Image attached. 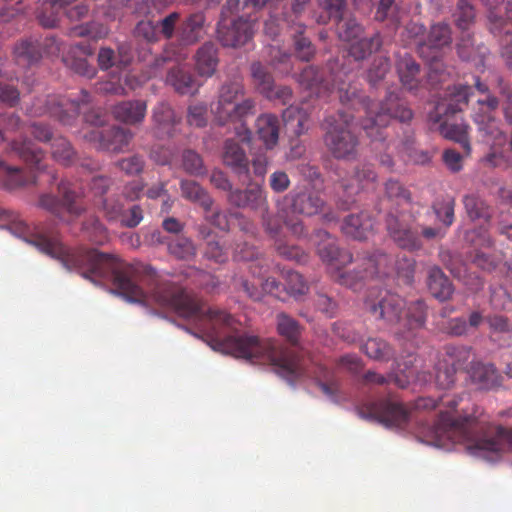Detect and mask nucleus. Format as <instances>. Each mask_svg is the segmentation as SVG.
<instances>
[{"instance_id":"1","label":"nucleus","mask_w":512,"mask_h":512,"mask_svg":"<svg viewBox=\"0 0 512 512\" xmlns=\"http://www.w3.org/2000/svg\"><path fill=\"white\" fill-rule=\"evenodd\" d=\"M5 216L11 233L58 259L67 270L76 271L93 282L112 281L115 290L128 301L144 305L153 302L199 322L214 350L255 363H269L290 381L304 375L302 358L295 347L285 348L276 340H261L254 335L233 334L236 322L230 314L207 307L181 286L161 279L151 266L126 264L96 249L68 248L57 236L40 227L29 226L15 212L5 211Z\"/></svg>"},{"instance_id":"2","label":"nucleus","mask_w":512,"mask_h":512,"mask_svg":"<svg viewBox=\"0 0 512 512\" xmlns=\"http://www.w3.org/2000/svg\"><path fill=\"white\" fill-rule=\"evenodd\" d=\"M440 397V402L447 409L440 411L434 429L436 437L441 440L448 438L466 443L470 454L489 461L497 459L506 450H512V427L492 426L483 419L480 407L471 404L459 412L457 407L463 402V396L446 399Z\"/></svg>"},{"instance_id":"3","label":"nucleus","mask_w":512,"mask_h":512,"mask_svg":"<svg viewBox=\"0 0 512 512\" xmlns=\"http://www.w3.org/2000/svg\"><path fill=\"white\" fill-rule=\"evenodd\" d=\"M337 94L343 106L364 112L360 125L370 138L372 149L380 164L392 169L395 145L392 140H388L386 129L392 119L400 122L410 121L413 117L412 110L401 103L394 93H390L383 102H375L362 94L356 82H339Z\"/></svg>"},{"instance_id":"4","label":"nucleus","mask_w":512,"mask_h":512,"mask_svg":"<svg viewBox=\"0 0 512 512\" xmlns=\"http://www.w3.org/2000/svg\"><path fill=\"white\" fill-rule=\"evenodd\" d=\"M245 94L240 79L226 81L219 89L218 99L211 105L216 121L220 125L232 123L234 125L236 141L229 138L223 147V162L239 177L249 178V161L245 150L240 145L251 141L252 133L247 127L246 118L256 113V102L252 98L238 101Z\"/></svg>"},{"instance_id":"5","label":"nucleus","mask_w":512,"mask_h":512,"mask_svg":"<svg viewBox=\"0 0 512 512\" xmlns=\"http://www.w3.org/2000/svg\"><path fill=\"white\" fill-rule=\"evenodd\" d=\"M384 200L390 203V210L385 216V227L393 242L408 251H416L422 248L418 228L414 227L399 207L410 204L411 192L397 179L390 178L384 183Z\"/></svg>"},{"instance_id":"6","label":"nucleus","mask_w":512,"mask_h":512,"mask_svg":"<svg viewBox=\"0 0 512 512\" xmlns=\"http://www.w3.org/2000/svg\"><path fill=\"white\" fill-rule=\"evenodd\" d=\"M90 98V94L85 90L81 91L79 100L65 95H48L34 101L30 114L32 116L49 115L62 125L73 126L82 112L85 123L94 126V129H99L107 122V114L100 108L88 109Z\"/></svg>"},{"instance_id":"7","label":"nucleus","mask_w":512,"mask_h":512,"mask_svg":"<svg viewBox=\"0 0 512 512\" xmlns=\"http://www.w3.org/2000/svg\"><path fill=\"white\" fill-rule=\"evenodd\" d=\"M472 88L468 85H448L435 105L434 120L440 123L441 134L458 142L468 155L471 147L468 139V126L464 123H450L448 118L460 112L468 104Z\"/></svg>"},{"instance_id":"8","label":"nucleus","mask_w":512,"mask_h":512,"mask_svg":"<svg viewBox=\"0 0 512 512\" xmlns=\"http://www.w3.org/2000/svg\"><path fill=\"white\" fill-rule=\"evenodd\" d=\"M354 119L353 114L340 110L327 116L321 125L325 147L336 159L354 160L358 156L359 138L352 130Z\"/></svg>"},{"instance_id":"9","label":"nucleus","mask_w":512,"mask_h":512,"mask_svg":"<svg viewBox=\"0 0 512 512\" xmlns=\"http://www.w3.org/2000/svg\"><path fill=\"white\" fill-rule=\"evenodd\" d=\"M57 196L52 194H42L39 197L38 206L47 210L55 217L62 221H66V214L72 217L80 216L85 208L78 202L83 192L81 188L69 180H61L58 184Z\"/></svg>"},{"instance_id":"10","label":"nucleus","mask_w":512,"mask_h":512,"mask_svg":"<svg viewBox=\"0 0 512 512\" xmlns=\"http://www.w3.org/2000/svg\"><path fill=\"white\" fill-rule=\"evenodd\" d=\"M257 13L219 20L217 38L224 47L237 48L249 43L258 30Z\"/></svg>"},{"instance_id":"11","label":"nucleus","mask_w":512,"mask_h":512,"mask_svg":"<svg viewBox=\"0 0 512 512\" xmlns=\"http://www.w3.org/2000/svg\"><path fill=\"white\" fill-rule=\"evenodd\" d=\"M358 415L367 420L378 421L388 427H405L411 411L402 403L391 400L371 401L357 408Z\"/></svg>"},{"instance_id":"12","label":"nucleus","mask_w":512,"mask_h":512,"mask_svg":"<svg viewBox=\"0 0 512 512\" xmlns=\"http://www.w3.org/2000/svg\"><path fill=\"white\" fill-rule=\"evenodd\" d=\"M377 174L370 164H359L350 177L343 178L336 187V204L341 210H348L355 202V195L360 190L374 189Z\"/></svg>"},{"instance_id":"13","label":"nucleus","mask_w":512,"mask_h":512,"mask_svg":"<svg viewBox=\"0 0 512 512\" xmlns=\"http://www.w3.org/2000/svg\"><path fill=\"white\" fill-rule=\"evenodd\" d=\"M365 305L376 319L383 320L388 324H396L401 319L405 301L396 293L380 290L375 296L370 294Z\"/></svg>"},{"instance_id":"14","label":"nucleus","mask_w":512,"mask_h":512,"mask_svg":"<svg viewBox=\"0 0 512 512\" xmlns=\"http://www.w3.org/2000/svg\"><path fill=\"white\" fill-rule=\"evenodd\" d=\"M504 0H486V4L491 8L488 13L490 22V31L495 35L505 34L501 41V56L508 66L512 67V1H509L505 7V17L496 9L497 3H503Z\"/></svg>"},{"instance_id":"15","label":"nucleus","mask_w":512,"mask_h":512,"mask_svg":"<svg viewBox=\"0 0 512 512\" xmlns=\"http://www.w3.org/2000/svg\"><path fill=\"white\" fill-rule=\"evenodd\" d=\"M415 360L416 357L414 354L409 353L407 355V360L397 362V369L391 372L387 377L374 371H368L365 373L363 381L365 384H376L381 386L393 382L401 389L407 388L412 381L420 380L414 367Z\"/></svg>"},{"instance_id":"16","label":"nucleus","mask_w":512,"mask_h":512,"mask_svg":"<svg viewBox=\"0 0 512 512\" xmlns=\"http://www.w3.org/2000/svg\"><path fill=\"white\" fill-rule=\"evenodd\" d=\"M84 137L98 149L120 152L129 145L133 134L129 129L112 126L103 130L92 129L85 133Z\"/></svg>"},{"instance_id":"17","label":"nucleus","mask_w":512,"mask_h":512,"mask_svg":"<svg viewBox=\"0 0 512 512\" xmlns=\"http://www.w3.org/2000/svg\"><path fill=\"white\" fill-rule=\"evenodd\" d=\"M317 240V253L321 260L325 262L334 271L337 268H344L347 264L353 262L352 254L340 249L336 240L325 230L319 229L315 232Z\"/></svg>"},{"instance_id":"18","label":"nucleus","mask_w":512,"mask_h":512,"mask_svg":"<svg viewBox=\"0 0 512 512\" xmlns=\"http://www.w3.org/2000/svg\"><path fill=\"white\" fill-rule=\"evenodd\" d=\"M227 200L237 208H248L254 212L268 210L267 193L257 184L246 189H234L228 194Z\"/></svg>"},{"instance_id":"19","label":"nucleus","mask_w":512,"mask_h":512,"mask_svg":"<svg viewBox=\"0 0 512 512\" xmlns=\"http://www.w3.org/2000/svg\"><path fill=\"white\" fill-rule=\"evenodd\" d=\"M283 223L290 230V232L297 236L301 237L305 234V227L303 222L300 219H296L293 217L286 216L283 218L279 214H271L269 209L266 211H261V224L265 231V233L274 240L281 239V234L283 231Z\"/></svg>"},{"instance_id":"20","label":"nucleus","mask_w":512,"mask_h":512,"mask_svg":"<svg viewBox=\"0 0 512 512\" xmlns=\"http://www.w3.org/2000/svg\"><path fill=\"white\" fill-rule=\"evenodd\" d=\"M236 286L241 289L250 299L254 301L262 300L265 294L274 296L277 299L284 300L285 285L273 277L260 280L258 283L251 282L243 277L235 280Z\"/></svg>"},{"instance_id":"21","label":"nucleus","mask_w":512,"mask_h":512,"mask_svg":"<svg viewBox=\"0 0 512 512\" xmlns=\"http://www.w3.org/2000/svg\"><path fill=\"white\" fill-rule=\"evenodd\" d=\"M285 199L290 203L292 213L308 217L318 214L325 204L317 192L308 189L293 190Z\"/></svg>"},{"instance_id":"22","label":"nucleus","mask_w":512,"mask_h":512,"mask_svg":"<svg viewBox=\"0 0 512 512\" xmlns=\"http://www.w3.org/2000/svg\"><path fill=\"white\" fill-rule=\"evenodd\" d=\"M206 17L203 12H194L185 17L177 28V37L185 45L200 41L206 33Z\"/></svg>"},{"instance_id":"23","label":"nucleus","mask_w":512,"mask_h":512,"mask_svg":"<svg viewBox=\"0 0 512 512\" xmlns=\"http://www.w3.org/2000/svg\"><path fill=\"white\" fill-rule=\"evenodd\" d=\"M375 226V219L368 211L352 213L344 218L342 231L348 237L356 240H364L372 234Z\"/></svg>"},{"instance_id":"24","label":"nucleus","mask_w":512,"mask_h":512,"mask_svg":"<svg viewBox=\"0 0 512 512\" xmlns=\"http://www.w3.org/2000/svg\"><path fill=\"white\" fill-rule=\"evenodd\" d=\"M233 257L236 261L249 262L248 269L253 277L260 278L268 272V260L253 245L246 242L237 244Z\"/></svg>"},{"instance_id":"25","label":"nucleus","mask_w":512,"mask_h":512,"mask_svg":"<svg viewBox=\"0 0 512 512\" xmlns=\"http://www.w3.org/2000/svg\"><path fill=\"white\" fill-rule=\"evenodd\" d=\"M468 374L478 389L491 390L501 385V376L491 363L472 362Z\"/></svg>"},{"instance_id":"26","label":"nucleus","mask_w":512,"mask_h":512,"mask_svg":"<svg viewBox=\"0 0 512 512\" xmlns=\"http://www.w3.org/2000/svg\"><path fill=\"white\" fill-rule=\"evenodd\" d=\"M396 70L402 86L408 91H416L421 84V68L416 60L408 53L399 55Z\"/></svg>"},{"instance_id":"27","label":"nucleus","mask_w":512,"mask_h":512,"mask_svg":"<svg viewBox=\"0 0 512 512\" xmlns=\"http://www.w3.org/2000/svg\"><path fill=\"white\" fill-rule=\"evenodd\" d=\"M494 111L488 109L484 111L483 108H479V111L473 114V120L479 132L483 134L484 141L496 144L503 141L505 136L500 128V121L492 114Z\"/></svg>"},{"instance_id":"28","label":"nucleus","mask_w":512,"mask_h":512,"mask_svg":"<svg viewBox=\"0 0 512 512\" xmlns=\"http://www.w3.org/2000/svg\"><path fill=\"white\" fill-rule=\"evenodd\" d=\"M147 104L142 100H127L116 104L112 113L115 119L129 125L141 123L146 115Z\"/></svg>"},{"instance_id":"29","label":"nucleus","mask_w":512,"mask_h":512,"mask_svg":"<svg viewBox=\"0 0 512 512\" xmlns=\"http://www.w3.org/2000/svg\"><path fill=\"white\" fill-rule=\"evenodd\" d=\"M195 67L202 77H211L217 69L219 58L215 43L207 41L202 44L194 55Z\"/></svg>"},{"instance_id":"30","label":"nucleus","mask_w":512,"mask_h":512,"mask_svg":"<svg viewBox=\"0 0 512 512\" xmlns=\"http://www.w3.org/2000/svg\"><path fill=\"white\" fill-rule=\"evenodd\" d=\"M154 130L158 136L171 137L178 123L174 110L167 102H159L152 110Z\"/></svg>"},{"instance_id":"31","label":"nucleus","mask_w":512,"mask_h":512,"mask_svg":"<svg viewBox=\"0 0 512 512\" xmlns=\"http://www.w3.org/2000/svg\"><path fill=\"white\" fill-rule=\"evenodd\" d=\"M360 261V259H358ZM361 266H365V270L369 278L374 276H388L394 269V259L392 256L379 250L373 253H364L361 255Z\"/></svg>"},{"instance_id":"32","label":"nucleus","mask_w":512,"mask_h":512,"mask_svg":"<svg viewBox=\"0 0 512 512\" xmlns=\"http://www.w3.org/2000/svg\"><path fill=\"white\" fill-rule=\"evenodd\" d=\"M15 62L22 67H30L37 64L42 58L39 40L36 38L21 39L13 48Z\"/></svg>"},{"instance_id":"33","label":"nucleus","mask_w":512,"mask_h":512,"mask_svg":"<svg viewBox=\"0 0 512 512\" xmlns=\"http://www.w3.org/2000/svg\"><path fill=\"white\" fill-rule=\"evenodd\" d=\"M77 52L83 55H91L93 49L87 44H76L72 47L71 51L63 57L65 66L81 76L93 78L96 74L95 67L91 66L85 58L77 57Z\"/></svg>"},{"instance_id":"34","label":"nucleus","mask_w":512,"mask_h":512,"mask_svg":"<svg viewBox=\"0 0 512 512\" xmlns=\"http://www.w3.org/2000/svg\"><path fill=\"white\" fill-rule=\"evenodd\" d=\"M280 122L273 114H262L256 120V133L266 149H273L279 139Z\"/></svg>"},{"instance_id":"35","label":"nucleus","mask_w":512,"mask_h":512,"mask_svg":"<svg viewBox=\"0 0 512 512\" xmlns=\"http://www.w3.org/2000/svg\"><path fill=\"white\" fill-rule=\"evenodd\" d=\"M10 149L32 168L38 171L44 169V165H42L44 152L31 140L26 138L22 141L14 140L10 144Z\"/></svg>"},{"instance_id":"36","label":"nucleus","mask_w":512,"mask_h":512,"mask_svg":"<svg viewBox=\"0 0 512 512\" xmlns=\"http://www.w3.org/2000/svg\"><path fill=\"white\" fill-rule=\"evenodd\" d=\"M166 81L177 93L182 95H192L199 88L194 76L180 66H175L169 70Z\"/></svg>"},{"instance_id":"37","label":"nucleus","mask_w":512,"mask_h":512,"mask_svg":"<svg viewBox=\"0 0 512 512\" xmlns=\"http://www.w3.org/2000/svg\"><path fill=\"white\" fill-rule=\"evenodd\" d=\"M452 42L451 28L447 23H437L431 26L427 40L419 43L418 51L421 56L425 55V49H441L449 46Z\"/></svg>"},{"instance_id":"38","label":"nucleus","mask_w":512,"mask_h":512,"mask_svg":"<svg viewBox=\"0 0 512 512\" xmlns=\"http://www.w3.org/2000/svg\"><path fill=\"white\" fill-rule=\"evenodd\" d=\"M361 256L358 255L355 260V267L352 270L343 271L342 268H337L332 272L333 279L340 285L346 286L353 290H358L362 283L369 278L365 266L362 265Z\"/></svg>"},{"instance_id":"39","label":"nucleus","mask_w":512,"mask_h":512,"mask_svg":"<svg viewBox=\"0 0 512 512\" xmlns=\"http://www.w3.org/2000/svg\"><path fill=\"white\" fill-rule=\"evenodd\" d=\"M427 284L430 293L440 301L449 299L453 293L452 283L437 266H433L429 269Z\"/></svg>"},{"instance_id":"40","label":"nucleus","mask_w":512,"mask_h":512,"mask_svg":"<svg viewBox=\"0 0 512 512\" xmlns=\"http://www.w3.org/2000/svg\"><path fill=\"white\" fill-rule=\"evenodd\" d=\"M180 190L183 198L198 203L205 212L211 211L214 201L199 183L194 180L182 179L180 181Z\"/></svg>"},{"instance_id":"41","label":"nucleus","mask_w":512,"mask_h":512,"mask_svg":"<svg viewBox=\"0 0 512 512\" xmlns=\"http://www.w3.org/2000/svg\"><path fill=\"white\" fill-rule=\"evenodd\" d=\"M200 233L203 238L207 239L203 251L204 258L217 264L226 263L229 259V252L225 245L217 239L216 235H212L211 230L207 227H202Z\"/></svg>"},{"instance_id":"42","label":"nucleus","mask_w":512,"mask_h":512,"mask_svg":"<svg viewBox=\"0 0 512 512\" xmlns=\"http://www.w3.org/2000/svg\"><path fill=\"white\" fill-rule=\"evenodd\" d=\"M0 181L9 190L17 189L30 183H36V178L27 177L24 171L18 167L6 165L0 161Z\"/></svg>"},{"instance_id":"43","label":"nucleus","mask_w":512,"mask_h":512,"mask_svg":"<svg viewBox=\"0 0 512 512\" xmlns=\"http://www.w3.org/2000/svg\"><path fill=\"white\" fill-rule=\"evenodd\" d=\"M363 352L371 359L388 362L394 355V349L388 342L378 337H371L362 346Z\"/></svg>"},{"instance_id":"44","label":"nucleus","mask_w":512,"mask_h":512,"mask_svg":"<svg viewBox=\"0 0 512 512\" xmlns=\"http://www.w3.org/2000/svg\"><path fill=\"white\" fill-rule=\"evenodd\" d=\"M282 116L286 126L292 130L296 137H299L307 132L309 116L302 108L290 105L283 111Z\"/></svg>"},{"instance_id":"45","label":"nucleus","mask_w":512,"mask_h":512,"mask_svg":"<svg viewBox=\"0 0 512 512\" xmlns=\"http://www.w3.org/2000/svg\"><path fill=\"white\" fill-rule=\"evenodd\" d=\"M168 252L178 260L191 261L197 255L195 243L188 237H177L167 244Z\"/></svg>"},{"instance_id":"46","label":"nucleus","mask_w":512,"mask_h":512,"mask_svg":"<svg viewBox=\"0 0 512 512\" xmlns=\"http://www.w3.org/2000/svg\"><path fill=\"white\" fill-rule=\"evenodd\" d=\"M251 76L257 91L264 97H270L271 89L274 87V79L267 67L260 62L252 63Z\"/></svg>"},{"instance_id":"47","label":"nucleus","mask_w":512,"mask_h":512,"mask_svg":"<svg viewBox=\"0 0 512 512\" xmlns=\"http://www.w3.org/2000/svg\"><path fill=\"white\" fill-rule=\"evenodd\" d=\"M382 45L380 34L376 33L370 38L356 39L348 49L349 55L355 60H363Z\"/></svg>"},{"instance_id":"48","label":"nucleus","mask_w":512,"mask_h":512,"mask_svg":"<svg viewBox=\"0 0 512 512\" xmlns=\"http://www.w3.org/2000/svg\"><path fill=\"white\" fill-rule=\"evenodd\" d=\"M276 321L278 333L290 344L296 346L301 333V327L298 321L284 312L277 314Z\"/></svg>"},{"instance_id":"49","label":"nucleus","mask_w":512,"mask_h":512,"mask_svg":"<svg viewBox=\"0 0 512 512\" xmlns=\"http://www.w3.org/2000/svg\"><path fill=\"white\" fill-rule=\"evenodd\" d=\"M463 204L471 220H488L491 217L490 206L477 194L465 195L463 197Z\"/></svg>"},{"instance_id":"50","label":"nucleus","mask_w":512,"mask_h":512,"mask_svg":"<svg viewBox=\"0 0 512 512\" xmlns=\"http://www.w3.org/2000/svg\"><path fill=\"white\" fill-rule=\"evenodd\" d=\"M51 154L54 160L63 166L74 163L76 152L71 143L64 137H56L51 144Z\"/></svg>"},{"instance_id":"51","label":"nucleus","mask_w":512,"mask_h":512,"mask_svg":"<svg viewBox=\"0 0 512 512\" xmlns=\"http://www.w3.org/2000/svg\"><path fill=\"white\" fill-rule=\"evenodd\" d=\"M283 278L285 280L286 294L298 299L308 293L309 286L300 273L288 270L283 273Z\"/></svg>"},{"instance_id":"52","label":"nucleus","mask_w":512,"mask_h":512,"mask_svg":"<svg viewBox=\"0 0 512 512\" xmlns=\"http://www.w3.org/2000/svg\"><path fill=\"white\" fill-rule=\"evenodd\" d=\"M298 82L309 90H316L320 94L321 89H328L324 82L323 74L313 66L305 67L298 76Z\"/></svg>"},{"instance_id":"53","label":"nucleus","mask_w":512,"mask_h":512,"mask_svg":"<svg viewBox=\"0 0 512 512\" xmlns=\"http://www.w3.org/2000/svg\"><path fill=\"white\" fill-rule=\"evenodd\" d=\"M85 236L94 244L102 245L109 239L108 231L96 217H90L83 223Z\"/></svg>"},{"instance_id":"54","label":"nucleus","mask_w":512,"mask_h":512,"mask_svg":"<svg viewBox=\"0 0 512 512\" xmlns=\"http://www.w3.org/2000/svg\"><path fill=\"white\" fill-rule=\"evenodd\" d=\"M108 34V28L97 22H89L75 26L70 29L69 35L72 37H87L92 40L104 38Z\"/></svg>"},{"instance_id":"55","label":"nucleus","mask_w":512,"mask_h":512,"mask_svg":"<svg viewBox=\"0 0 512 512\" xmlns=\"http://www.w3.org/2000/svg\"><path fill=\"white\" fill-rule=\"evenodd\" d=\"M274 248L279 256L284 259L295 261L299 264H304L308 261V254L296 245H289L282 239H277L274 242Z\"/></svg>"},{"instance_id":"56","label":"nucleus","mask_w":512,"mask_h":512,"mask_svg":"<svg viewBox=\"0 0 512 512\" xmlns=\"http://www.w3.org/2000/svg\"><path fill=\"white\" fill-rule=\"evenodd\" d=\"M304 26L299 25L295 30L294 47L296 56L302 61H310L315 54V48L312 42L303 36Z\"/></svg>"},{"instance_id":"57","label":"nucleus","mask_w":512,"mask_h":512,"mask_svg":"<svg viewBox=\"0 0 512 512\" xmlns=\"http://www.w3.org/2000/svg\"><path fill=\"white\" fill-rule=\"evenodd\" d=\"M426 305L422 300L412 302L407 307L406 320L409 330L420 328L426 321Z\"/></svg>"},{"instance_id":"58","label":"nucleus","mask_w":512,"mask_h":512,"mask_svg":"<svg viewBox=\"0 0 512 512\" xmlns=\"http://www.w3.org/2000/svg\"><path fill=\"white\" fill-rule=\"evenodd\" d=\"M454 16L457 27L466 31L474 21L475 11L468 0H458Z\"/></svg>"},{"instance_id":"59","label":"nucleus","mask_w":512,"mask_h":512,"mask_svg":"<svg viewBox=\"0 0 512 512\" xmlns=\"http://www.w3.org/2000/svg\"><path fill=\"white\" fill-rule=\"evenodd\" d=\"M337 33L339 38L345 42H352L362 34L361 25L353 18L337 20Z\"/></svg>"},{"instance_id":"60","label":"nucleus","mask_w":512,"mask_h":512,"mask_svg":"<svg viewBox=\"0 0 512 512\" xmlns=\"http://www.w3.org/2000/svg\"><path fill=\"white\" fill-rule=\"evenodd\" d=\"M457 367L444 360L436 368L435 382L441 389H449L456 380Z\"/></svg>"},{"instance_id":"61","label":"nucleus","mask_w":512,"mask_h":512,"mask_svg":"<svg viewBox=\"0 0 512 512\" xmlns=\"http://www.w3.org/2000/svg\"><path fill=\"white\" fill-rule=\"evenodd\" d=\"M182 167L190 175L199 176L205 173L201 156L194 150L187 149L182 153Z\"/></svg>"},{"instance_id":"62","label":"nucleus","mask_w":512,"mask_h":512,"mask_svg":"<svg viewBox=\"0 0 512 512\" xmlns=\"http://www.w3.org/2000/svg\"><path fill=\"white\" fill-rule=\"evenodd\" d=\"M390 69L389 58L385 56L377 57L373 60L370 69L368 70L367 79L371 85H376L377 82L382 80Z\"/></svg>"},{"instance_id":"63","label":"nucleus","mask_w":512,"mask_h":512,"mask_svg":"<svg viewBox=\"0 0 512 512\" xmlns=\"http://www.w3.org/2000/svg\"><path fill=\"white\" fill-rule=\"evenodd\" d=\"M180 20V14L178 12H171L163 19L157 22L158 33L161 34L165 39H172L177 34V28Z\"/></svg>"},{"instance_id":"64","label":"nucleus","mask_w":512,"mask_h":512,"mask_svg":"<svg viewBox=\"0 0 512 512\" xmlns=\"http://www.w3.org/2000/svg\"><path fill=\"white\" fill-rule=\"evenodd\" d=\"M495 89L505 99L503 102V114L506 121L512 125V90L502 77H497V87Z\"/></svg>"}]
</instances>
